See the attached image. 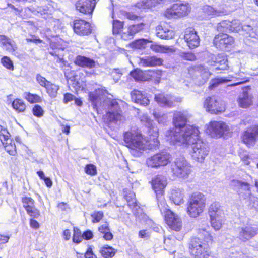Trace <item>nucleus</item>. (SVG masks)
<instances>
[{"label": "nucleus", "mask_w": 258, "mask_h": 258, "mask_svg": "<svg viewBox=\"0 0 258 258\" xmlns=\"http://www.w3.org/2000/svg\"><path fill=\"white\" fill-rule=\"evenodd\" d=\"M148 123L147 137L146 138L140 129L131 128L123 134L125 146L130 149L139 152L146 150L157 148L160 144L158 140L159 132L157 126L152 124V120L147 116H143L141 121Z\"/></svg>", "instance_id": "nucleus-1"}, {"label": "nucleus", "mask_w": 258, "mask_h": 258, "mask_svg": "<svg viewBox=\"0 0 258 258\" xmlns=\"http://www.w3.org/2000/svg\"><path fill=\"white\" fill-rule=\"evenodd\" d=\"M187 119L183 113L176 112L173 118V128L169 130L166 137L174 144L187 145L193 143L198 136V130L187 125Z\"/></svg>", "instance_id": "nucleus-2"}, {"label": "nucleus", "mask_w": 258, "mask_h": 258, "mask_svg": "<svg viewBox=\"0 0 258 258\" xmlns=\"http://www.w3.org/2000/svg\"><path fill=\"white\" fill-rule=\"evenodd\" d=\"M199 236L190 238L188 243V249L192 258H217L210 251L215 243L212 233L205 229H200Z\"/></svg>", "instance_id": "nucleus-3"}, {"label": "nucleus", "mask_w": 258, "mask_h": 258, "mask_svg": "<svg viewBox=\"0 0 258 258\" xmlns=\"http://www.w3.org/2000/svg\"><path fill=\"white\" fill-rule=\"evenodd\" d=\"M206 206V197L200 192L191 194L186 204V213L192 218L200 216L204 211Z\"/></svg>", "instance_id": "nucleus-4"}, {"label": "nucleus", "mask_w": 258, "mask_h": 258, "mask_svg": "<svg viewBox=\"0 0 258 258\" xmlns=\"http://www.w3.org/2000/svg\"><path fill=\"white\" fill-rule=\"evenodd\" d=\"M112 33L113 35L121 34L122 39L127 41L133 38L134 35L144 29L145 24L140 23L127 26V30L123 32L124 26V21L114 19L112 22Z\"/></svg>", "instance_id": "nucleus-5"}, {"label": "nucleus", "mask_w": 258, "mask_h": 258, "mask_svg": "<svg viewBox=\"0 0 258 258\" xmlns=\"http://www.w3.org/2000/svg\"><path fill=\"white\" fill-rule=\"evenodd\" d=\"M158 206L169 228L176 232L180 231L182 227V220L177 214L168 208L166 201H159Z\"/></svg>", "instance_id": "nucleus-6"}, {"label": "nucleus", "mask_w": 258, "mask_h": 258, "mask_svg": "<svg viewBox=\"0 0 258 258\" xmlns=\"http://www.w3.org/2000/svg\"><path fill=\"white\" fill-rule=\"evenodd\" d=\"M191 11V7L188 3H174L165 10L164 16L168 19L182 18L188 15Z\"/></svg>", "instance_id": "nucleus-7"}, {"label": "nucleus", "mask_w": 258, "mask_h": 258, "mask_svg": "<svg viewBox=\"0 0 258 258\" xmlns=\"http://www.w3.org/2000/svg\"><path fill=\"white\" fill-rule=\"evenodd\" d=\"M203 107L210 114L218 115L224 112L225 106L221 99L216 95L208 96L204 100Z\"/></svg>", "instance_id": "nucleus-8"}, {"label": "nucleus", "mask_w": 258, "mask_h": 258, "mask_svg": "<svg viewBox=\"0 0 258 258\" xmlns=\"http://www.w3.org/2000/svg\"><path fill=\"white\" fill-rule=\"evenodd\" d=\"M151 187L156 195L158 202L165 201L164 199L165 189L167 185L166 178L160 174L153 177L150 181Z\"/></svg>", "instance_id": "nucleus-9"}, {"label": "nucleus", "mask_w": 258, "mask_h": 258, "mask_svg": "<svg viewBox=\"0 0 258 258\" xmlns=\"http://www.w3.org/2000/svg\"><path fill=\"white\" fill-rule=\"evenodd\" d=\"M234 37L226 33L219 32L213 40V46L220 50H226L231 48L234 44Z\"/></svg>", "instance_id": "nucleus-10"}, {"label": "nucleus", "mask_w": 258, "mask_h": 258, "mask_svg": "<svg viewBox=\"0 0 258 258\" xmlns=\"http://www.w3.org/2000/svg\"><path fill=\"white\" fill-rule=\"evenodd\" d=\"M171 155L166 152L162 151L148 158L146 164L148 167L158 168L167 165L171 162Z\"/></svg>", "instance_id": "nucleus-11"}, {"label": "nucleus", "mask_w": 258, "mask_h": 258, "mask_svg": "<svg viewBox=\"0 0 258 258\" xmlns=\"http://www.w3.org/2000/svg\"><path fill=\"white\" fill-rule=\"evenodd\" d=\"M240 139L247 147L254 146L258 142V124L251 125L244 130L241 134Z\"/></svg>", "instance_id": "nucleus-12"}, {"label": "nucleus", "mask_w": 258, "mask_h": 258, "mask_svg": "<svg viewBox=\"0 0 258 258\" xmlns=\"http://www.w3.org/2000/svg\"><path fill=\"white\" fill-rule=\"evenodd\" d=\"M172 172L175 176L180 178H186L191 173L190 165L182 158L176 159L171 167Z\"/></svg>", "instance_id": "nucleus-13"}, {"label": "nucleus", "mask_w": 258, "mask_h": 258, "mask_svg": "<svg viewBox=\"0 0 258 258\" xmlns=\"http://www.w3.org/2000/svg\"><path fill=\"white\" fill-rule=\"evenodd\" d=\"M72 27L74 32L80 36H87L93 32L91 24L82 18L75 19L73 21Z\"/></svg>", "instance_id": "nucleus-14"}, {"label": "nucleus", "mask_w": 258, "mask_h": 258, "mask_svg": "<svg viewBox=\"0 0 258 258\" xmlns=\"http://www.w3.org/2000/svg\"><path fill=\"white\" fill-rule=\"evenodd\" d=\"M96 5V0H77L75 7L78 12L91 18Z\"/></svg>", "instance_id": "nucleus-15"}, {"label": "nucleus", "mask_w": 258, "mask_h": 258, "mask_svg": "<svg viewBox=\"0 0 258 258\" xmlns=\"http://www.w3.org/2000/svg\"><path fill=\"white\" fill-rule=\"evenodd\" d=\"M208 63L210 66L215 67L216 71H220V73L229 72L230 67L228 65L227 57L223 54L213 55L209 60Z\"/></svg>", "instance_id": "nucleus-16"}, {"label": "nucleus", "mask_w": 258, "mask_h": 258, "mask_svg": "<svg viewBox=\"0 0 258 258\" xmlns=\"http://www.w3.org/2000/svg\"><path fill=\"white\" fill-rule=\"evenodd\" d=\"M188 71L190 73L195 75L199 85L205 84L212 74L208 68L201 64L191 66Z\"/></svg>", "instance_id": "nucleus-17"}, {"label": "nucleus", "mask_w": 258, "mask_h": 258, "mask_svg": "<svg viewBox=\"0 0 258 258\" xmlns=\"http://www.w3.org/2000/svg\"><path fill=\"white\" fill-rule=\"evenodd\" d=\"M210 125L217 138L223 137L227 138L229 137H231L232 135V132L230 128L224 122L216 121H211L210 122Z\"/></svg>", "instance_id": "nucleus-18"}, {"label": "nucleus", "mask_w": 258, "mask_h": 258, "mask_svg": "<svg viewBox=\"0 0 258 258\" xmlns=\"http://www.w3.org/2000/svg\"><path fill=\"white\" fill-rule=\"evenodd\" d=\"M207 155V144L198 139L196 141L193 147L192 158L198 162H202Z\"/></svg>", "instance_id": "nucleus-19"}, {"label": "nucleus", "mask_w": 258, "mask_h": 258, "mask_svg": "<svg viewBox=\"0 0 258 258\" xmlns=\"http://www.w3.org/2000/svg\"><path fill=\"white\" fill-rule=\"evenodd\" d=\"M23 207L26 213L32 218H38L40 212L35 206V201L30 197L24 196L21 198Z\"/></svg>", "instance_id": "nucleus-20"}, {"label": "nucleus", "mask_w": 258, "mask_h": 258, "mask_svg": "<svg viewBox=\"0 0 258 258\" xmlns=\"http://www.w3.org/2000/svg\"><path fill=\"white\" fill-rule=\"evenodd\" d=\"M183 39L190 49H194L200 45V37L195 29L192 27L185 29Z\"/></svg>", "instance_id": "nucleus-21"}, {"label": "nucleus", "mask_w": 258, "mask_h": 258, "mask_svg": "<svg viewBox=\"0 0 258 258\" xmlns=\"http://www.w3.org/2000/svg\"><path fill=\"white\" fill-rule=\"evenodd\" d=\"M102 119L103 122L107 125H110L112 123H117L124 120V116L122 111L116 110L114 111H108L103 116Z\"/></svg>", "instance_id": "nucleus-22"}, {"label": "nucleus", "mask_w": 258, "mask_h": 258, "mask_svg": "<svg viewBox=\"0 0 258 258\" xmlns=\"http://www.w3.org/2000/svg\"><path fill=\"white\" fill-rule=\"evenodd\" d=\"M156 35L162 39H171L175 35L174 31L171 29L169 24L166 22L161 23L156 27Z\"/></svg>", "instance_id": "nucleus-23"}, {"label": "nucleus", "mask_w": 258, "mask_h": 258, "mask_svg": "<svg viewBox=\"0 0 258 258\" xmlns=\"http://www.w3.org/2000/svg\"><path fill=\"white\" fill-rule=\"evenodd\" d=\"M163 60L156 55L145 56L139 58V64L143 67H156L163 65Z\"/></svg>", "instance_id": "nucleus-24"}, {"label": "nucleus", "mask_w": 258, "mask_h": 258, "mask_svg": "<svg viewBox=\"0 0 258 258\" xmlns=\"http://www.w3.org/2000/svg\"><path fill=\"white\" fill-rule=\"evenodd\" d=\"M74 63L77 67L89 69L95 68L96 66V62L94 59L81 55L76 56Z\"/></svg>", "instance_id": "nucleus-25"}, {"label": "nucleus", "mask_w": 258, "mask_h": 258, "mask_svg": "<svg viewBox=\"0 0 258 258\" xmlns=\"http://www.w3.org/2000/svg\"><path fill=\"white\" fill-rule=\"evenodd\" d=\"M131 98L134 102L144 106L149 105L150 102L148 97L143 92L137 89H134L131 92Z\"/></svg>", "instance_id": "nucleus-26"}, {"label": "nucleus", "mask_w": 258, "mask_h": 258, "mask_svg": "<svg viewBox=\"0 0 258 258\" xmlns=\"http://www.w3.org/2000/svg\"><path fill=\"white\" fill-rule=\"evenodd\" d=\"M257 234L256 228L251 226H246L242 228L239 234V238L242 241L245 242Z\"/></svg>", "instance_id": "nucleus-27"}, {"label": "nucleus", "mask_w": 258, "mask_h": 258, "mask_svg": "<svg viewBox=\"0 0 258 258\" xmlns=\"http://www.w3.org/2000/svg\"><path fill=\"white\" fill-rule=\"evenodd\" d=\"M236 24L233 22L224 20L218 23L216 26V30L218 31L233 32L236 31V28L235 26Z\"/></svg>", "instance_id": "nucleus-28"}, {"label": "nucleus", "mask_w": 258, "mask_h": 258, "mask_svg": "<svg viewBox=\"0 0 258 258\" xmlns=\"http://www.w3.org/2000/svg\"><path fill=\"white\" fill-rule=\"evenodd\" d=\"M124 192L125 193L124 198L127 202V206L131 209L137 210L138 208H140L134 192L125 189L124 190Z\"/></svg>", "instance_id": "nucleus-29"}, {"label": "nucleus", "mask_w": 258, "mask_h": 258, "mask_svg": "<svg viewBox=\"0 0 258 258\" xmlns=\"http://www.w3.org/2000/svg\"><path fill=\"white\" fill-rule=\"evenodd\" d=\"M0 45L5 47L6 51L12 53L17 50V45L5 35H0Z\"/></svg>", "instance_id": "nucleus-30"}, {"label": "nucleus", "mask_w": 258, "mask_h": 258, "mask_svg": "<svg viewBox=\"0 0 258 258\" xmlns=\"http://www.w3.org/2000/svg\"><path fill=\"white\" fill-rule=\"evenodd\" d=\"M12 107L17 113H23L26 111L27 105L23 99L16 98L12 102Z\"/></svg>", "instance_id": "nucleus-31"}, {"label": "nucleus", "mask_w": 258, "mask_h": 258, "mask_svg": "<svg viewBox=\"0 0 258 258\" xmlns=\"http://www.w3.org/2000/svg\"><path fill=\"white\" fill-rule=\"evenodd\" d=\"M237 103L239 107L240 108H249L253 104L252 96L249 95L247 92H245L242 96L239 97L237 99Z\"/></svg>", "instance_id": "nucleus-32"}, {"label": "nucleus", "mask_w": 258, "mask_h": 258, "mask_svg": "<svg viewBox=\"0 0 258 258\" xmlns=\"http://www.w3.org/2000/svg\"><path fill=\"white\" fill-rule=\"evenodd\" d=\"M202 10L205 16L211 18L219 17L225 15L224 11L218 10L213 7L209 5L205 6L202 9Z\"/></svg>", "instance_id": "nucleus-33"}, {"label": "nucleus", "mask_w": 258, "mask_h": 258, "mask_svg": "<svg viewBox=\"0 0 258 258\" xmlns=\"http://www.w3.org/2000/svg\"><path fill=\"white\" fill-rule=\"evenodd\" d=\"M101 89H96L94 92H90L88 94L89 100L91 102L93 109H98V104L101 101L100 92Z\"/></svg>", "instance_id": "nucleus-34"}, {"label": "nucleus", "mask_w": 258, "mask_h": 258, "mask_svg": "<svg viewBox=\"0 0 258 258\" xmlns=\"http://www.w3.org/2000/svg\"><path fill=\"white\" fill-rule=\"evenodd\" d=\"M24 99L30 104L40 103L42 101V97L37 94L26 92L24 93Z\"/></svg>", "instance_id": "nucleus-35"}, {"label": "nucleus", "mask_w": 258, "mask_h": 258, "mask_svg": "<svg viewBox=\"0 0 258 258\" xmlns=\"http://www.w3.org/2000/svg\"><path fill=\"white\" fill-rule=\"evenodd\" d=\"M155 99L157 102L163 106L171 107L173 106V102L171 98H168L164 94H159L155 95Z\"/></svg>", "instance_id": "nucleus-36"}, {"label": "nucleus", "mask_w": 258, "mask_h": 258, "mask_svg": "<svg viewBox=\"0 0 258 258\" xmlns=\"http://www.w3.org/2000/svg\"><path fill=\"white\" fill-rule=\"evenodd\" d=\"M170 199L177 205H179L184 202L183 194L179 189L172 190L171 192Z\"/></svg>", "instance_id": "nucleus-37"}, {"label": "nucleus", "mask_w": 258, "mask_h": 258, "mask_svg": "<svg viewBox=\"0 0 258 258\" xmlns=\"http://www.w3.org/2000/svg\"><path fill=\"white\" fill-rule=\"evenodd\" d=\"M222 210L219 203L213 202L210 204L208 209V215L210 218L221 215Z\"/></svg>", "instance_id": "nucleus-38"}, {"label": "nucleus", "mask_w": 258, "mask_h": 258, "mask_svg": "<svg viewBox=\"0 0 258 258\" xmlns=\"http://www.w3.org/2000/svg\"><path fill=\"white\" fill-rule=\"evenodd\" d=\"M100 252L104 258H112L115 255L116 250L111 246L105 245L101 248Z\"/></svg>", "instance_id": "nucleus-39"}, {"label": "nucleus", "mask_w": 258, "mask_h": 258, "mask_svg": "<svg viewBox=\"0 0 258 258\" xmlns=\"http://www.w3.org/2000/svg\"><path fill=\"white\" fill-rule=\"evenodd\" d=\"M163 71L161 70L150 69L149 82H153L155 83H159L160 81Z\"/></svg>", "instance_id": "nucleus-40"}, {"label": "nucleus", "mask_w": 258, "mask_h": 258, "mask_svg": "<svg viewBox=\"0 0 258 258\" xmlns=\"http://www.w3.org/2000/svg\"><path fill=\"white\" fill-rule=\"evenodd\" d=\"M129 75L137 82H143V70L136 68L132 70Z\"/></svg>", "instance_id": "nucleus-41"}, {"label": "nucleus", "mask_w": 258, "mask_h": 258, "mask_svg": "<svg viewBox=\"0 0 258 258\" xmlns=\"http://www.w3.org/2000/svg\"><path fill=\"white\" fill-rule=\"evenodd\" d=\"M232 182L235 183L238 186V191L239 192V195L241 194V190L242 189V187H244V190L248 192L249 195L251 194L250 185L249 183L236 179L232 180Z\"/></svg>", "instance_id": "nucleus-42"}, {"label": "nucleus", "mask_w": 258, "mask_h": 258, "mask_svg": "<svg viewBox=\"0 0 258 258\" xmlns=\"http://www.w3.org/2000/svg\"><path fill=\"white\" fill-rule=\"evenodd\" d=\"M11 140V134L6 127L0 125V141L2 144H6Z\"/></svg>", "instance_id": "nucleus-43"}, {"label": "nucleus", "mask_w": 258, "mask_h": 258, "mask_svg": "<svg viewBox=\"0 0 258 258\" xmlns=\"http://www.w3.org/2000/svg\"><path fill=\"white\" fill-rule=\"evenodd\" d=\"M46 93L51 97H55L56 96L59 86L51 82L44 88Z\"/></svg>", "instance_id": "nucleus-44"}, {"label": "nucleus", "mask_w": 258, "mask_h": 258, "mask_svg": "<svg viewBox=\"0 0 258 258\" xmlns=\"http://www.w3.org/2000/svg\"><path fill=\"white\" fill-rule=\"evenodd\" d=\"M210 222L211 226L216 231L220 230L223 224L221 215L210 218Z\"/></svg>", "instance_id": "nucleus-45"}, {"label": "nucleus", "mask_w": 258, "mask_h": 258, "mask_svg": "<svg viewBox=\"0 0 258 258\" xmlns=\"http://www.w3.org/2000/svg\"><path fill=\"white\" fill-rule=\"evenodd\" d=\"M147 42L148 40L144 39H138L132 41L130 46L134 49H142L146 47Z\"/></svg>", "instance_id": "nucleus-46"}, {"label": "nucleus", "mask_w": 258, "mask_h": 258, "mask_svg": "<svg viewBox=\"0 0 258 258\" xmlns=\"http://www.w3.org/2000/svg\"><path fill=\"white\" fill-rule=\"evenodd\" d=\"M179 57L181 60L189 61H195L197 60L195 54L190 51H183L179 54Z\"/></svg>", "instance_id": "nucleus-47"}, {"label": "nucleus", "mask_w": 258, "mask_h": 258, "mask_svg": "<svg viewBox=\"0 0 258 258\" xmlns=\"http://www.w3.org/2000/svg\"><path fill=\"white\" fill-rule=\"evenodd\" d=\"M165 0H145L144 5L145 8L152 9L155 7L164 4Z\"/></svg>", "instance_id": "nucleus-48"}, {"label": "nucleus", "mask_w": 258, "mask_h": 258, "mask_svg": "<svg viewBox=\"0 0 258 258\" xmlns=\"http://www.w3.org/2000/svg\"><path fill=\"white\" fill-rule=\"evenodd\" d=\"M31 111L33 115L37 118H41L44 114L43 108L39 104H35L33 105Z\"/></svg>", "instance_id": "nucleus-49"}, {"label": "nucleus", "mask_w": 258, "mask_h": 258, "mask_svg": "<svg viewBox=\"0 0 258 258\" xmlns=\"http://www.w3.org/2000/svg\"><path fill=\"white\" fill-rule=\"evenodd\" d=\"M1 63L4 67L9 70L13 71L14 69L13 61L10 58L7 56H4L1 58Z\"/></svg>", "instance_id": "nucleus-50"}, {"label": "nucleus", "mask_w": 258, "mask_h": 258, "mask_svg": "<svg viewBox=\"0 0 258 258\" xmlns=\"http://www.w3.org/2000/svg\"><path fill=\"white\" fill-rule=\"evenodd\" d=\"M226 81V80L221 78H215L212 79L209 84L208 87V89L210 91L215 90L217 88L220 84L224 83Z\"/></svg>", "instance_id": "nucleus-51"}, {"label": "nucleus", "mask_w": 258, "mask_h": 258, "mask_svg": "<svg viewBox=\"0 0 258 258\" xmlns=\"http://www.w3.org/2000/svg\"><path fill=\"white\" fill-rule=\"evenodd\" d=\"M83 240L82 234L81 230L76 227L73 228V234L72 237V241L76 244L80 243Z\"/></svg>", "instance_id": "nucleus-52"}, {"label": "nucleus", "mask_w": 258, "mask_h": 258, "mask_svg": "<svg viewBox=\"0 0 258 258\" xmlns=\"http://www.w3.org/2000/svg\"><path fill=\"white\" fill-rule=\"evenodd\" d=\"M86 174L91 176H94L97 174L96 166L93 164H87L84 167Z\"/></svg>", "instance_id": "nucleus-53"}, {"label": "nucleus", "mask_w": 258, "mask_h": 258, "mask_svg": "<svg viewBox=\"0 0 258 258\" xmlns=\"http://www.w3.org/2000/svg\"><path fill=\"white\" fill-rule=\"evenodd\" d=\"M4 147L5 151L10 155L14 156L17 153L16 147L14 143H8L3 144Z\"/></svg>", "instance_id": "nucleus-54"}, {"label": "nucleus", "mask_w": 258, "mask_h": 258, "mask_svg": "<svg viewBox=\"0 0 258 258\" xmlns=\"http://www.w3.org/2000/svg\"><path fill=\"white\" fill-rule=\"evenodd\" d=\"M91 222L93 223H98L104 217V213L102 211H95L91 214Z\"/></svg>", "instance_id": "nucleus-55"}, {"label": "nucleus", "mask_w": 258, "mask_h": 258, "mask_svg": "<svg viewBox=\"0 0 258 258\" xmlns=\"http://www.w3.org/2000/svg\"><path fill=\"white\" fill-rule=\"evenodd\" d=\"M150 49L156 53H164L168 49V48L157 44H153L150 46Z\"/></svg>", "instance_id": "nucleus-56"}, {"label": "nucleus", "mask_w": 258, "mask_h": 258, "mask_svg": "<svg viewBox=\"0 0 258 258\" xmlns=\"http://www.w3.org/2000/svg\"><path fill=\"white\" fill-rule=\"evenodd\" d=\"M36 80L38 84L43 88L46 87V86L50 82L39 74L36 75Z\"/></svg>", "instance_id": "nucleus-57"}, {"label": "nucleus", "mask_w": 258, "mask_h": 258, "mask_svg": "<svg viewBox=\"0 0 258 258\" xmlns=\"http://www.w3.org/2000/svg\"><path fill=\"white\" fill-rule=\"evenodd\" d=\"M239 156L240 158L241 161L242 162L243 164L244 165H246V166L249 165V164L250 163L251 158L249 154L240 153L239 154Z\"/></svg>", "instance_id": "nucleus-58"}, {"label": "nucleus", "mask_w": 258, "mask_h": 258, "mask_svg": "<svg viewBox=\"0 0 258 258\" xmlns=\"http://www.w3.org/2000/svg\"><path fill=\"white\" fill-rule=\"evenodd\" d=\"M123 15L125 18L131 21L138 20L140 18L139 16L130 12H124Z\"/></svg>", "instance_id": "nucleus-59"}, {"label": "nucleus", "mask_w": 258, "mask_h": 258, "mask_svg": "<svg viewBox=\"0 0 258 258\" xmlns=\"http://www.w3.org/2000/svg\"><path fill=\"white\" fill-rule=\"evenodd\" d=\"M98 230L101 234L110 230L109 223L106 221L104 222L98 227Z\"/></svg>", "instance_id": "nucleus-60"}, {"label": "nucleus", "mask_w": 258, "mask_h": 258, "mask_svg": "<svg viewBox=\"0 0 258 258\" xmlns=\"http://www.w3.org/2000/svg\"><path fill=\"white\" fill-rule=\"evenodd\" d=\"M75 96L70 93H66L63 95V102L67 104L69 102H71L75 99Z\"/></svg>", "instance_id": "nucleus-61"}, {"label": "nucleus", "mask_w": 258, "mask_h": 258, "mask_svg": "<svg viewBox=\"0 0 258 258\" xmlns=\"http://www.w3.org/2000/svg\"><path fill=\"white\" fill-rule=\"evenodd\" d=\"M82 234L83 239L88 240L93 237V232L90 230H86Z\"/></svg>", "instance_id": "nucleus-62"}, {"label": "nucleus", "mask_w": 258, "mask_h": 258, "mask_svg": "<svg viewBox=\"0 0 258 258\" xmlns=\"http://www.w3.org/2000/svg\"><path fill=\"white\" fill-rule=\"evenodd\" d=\"M34 218H31L29 220V225L31 228L34 229H38L40 228V224L39 222L34 219Z\"/></svg>", "instance_id": "nucleus-63"}, {"label": "nucleus", "mask_w": 258, "mask_h": 258, "mask_svg": "<svg viewBox=\"0 0 258 258\" xmlns=\"http://www.w3.org/2000/svg\"><path fill=\"white\" fill-rule=\"evenodd\" d=\"M85 258H96V255L93 253L91 246L88 247L85 253Z\"/></svg>", "instance_id": "nucleus-64"}]
</instances>
